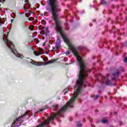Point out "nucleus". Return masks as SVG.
I'll use <instances>...</instances> for the list:
<instances>
[{"instance_id": "obj_3", "label": "nucleus", "mask_w": 127, "mask_h": 127, "mask_svg": "<svg viewBox=\"0 0 127 127\" xmlns=\"http://www.w3.org/2000/svg\"><path fill=\"white\" fill-rule=\"evenodd\" d=\"M31 7V5L29 3V0H25V5L23 6V9L25 11H29V8Z\"/></svg>"}, {"instance_id": "obj_26", "label": "nucleus", "mask_w": 127, "mask_h": 127, "mask_svg": "<svg viewBox=\"0 0 127 127\" xmlns=\"http://www.w3.org/2000/svg\"><path fill=\"white\" fill-rule=\"evenodd\" d=\"M89 25H90V26H93V24L90 23V24H89Z\"/></svg>"}, {"instance_id": "obj_30", "label": "nucleus", "mask_w": 127, "mask_h": 127, "mask_svg": "<svg viewBox=\"0 0 127 127\" xmlns=\"http://www.w3.org/2000/svg\"><path fill=\"white\" fill-rule=\"evenodd\" d=\"M47 29H48V28H46V30H47Z\"/></svg>"}, {"instance_id": "obj_2", "label": "nucleus", "mask_w": 127, "mask_h": 127, "mask_svg": "<svg viewBox=\"0 0 127 127\" xmlns=\"http://www.w3.org/2000/svg\"><path fill=\"white\" fill-rule=\"evenodd\" d=\"M5 44H6V46H7L8 48H9L10 50V51L13 53V54H15V52L13 51V48H14V45L12 42L8 40V39H6L5 41Z\"/></svg>"}, {"instance_id": "obj_1", "label": "nucleus", "mask_w": 127, "mask_h": 127, "mask_svg": "<svg viewBox=\"0 0 127 127\" xmlns=\"http://www.w3.org/2000/svg\"><path fill=\"white\" fill-rule=\"evenodd\" d=\"M48 4L51 8L52 11V14L53 15V19H54L55 22V29L57 32H59L61 35L64 39V42L68 47V49L71 51L73 55L76 58V60L79 64V72L78 80L76 81V84L74 87V90L76 88H80V90H82V87L86 88V85L84 84V81L86 80L85 77H88V72L91 73V70H89L87 68V64L83 60V59L79 54V52L81 50V46H78L75 48L74 45L70 43V41L67 38L66 35L63 33V29L61 24L62 22L61 20L58 19V13H57V9L60 5L58 0H48Z\"/></svg>"}, {"instance_id": "obj_22", "label": "nucleus", "mask_w": 127, "mask_h": 127, "mask_svg": "<svg viewBox=\"0 0 127 127\" xmlns=\"http://www.w3.org/2000/svg\"><path fill=\"white\" fill-rule=\"evenodd\" d=\"M65 54L66 55H69V54H70V51H66L65 53Z\"/></svg>"}, {"instance_id": "obj_11", "label": "nucleus", "mask_w": 127, "mask_h": 127, "mask_svg": "<svg viewBox=\"0 0 127 127\" xmlns=\"http://www.w3.org/2000/svg\"><path fill=\"white\" fill-rule=\"evenodd\" d=\"M46 109H47V108L46 107V106H44L42 107V109H40L39 110V112L41 113V112H43V111H44V110H46Z\"/></svg>"}, {"instance_id": "obj_28", "label": "nucleus", "mask_w": 127, "mask_h": 127, "mask_svg": "<svg viewBox=\"0 0 127 127\" xmlns=\"http://www.w3.org/2000/svg\"><path fill=\"white\" fill-rule=\"evenodd\" d=\"M125 47H127V44L125 45Z\"/></svg>"}, {"instance_id": "obj_9", "label": "nucleus", "mask_w": 127, "mask_h": 127, "mask_svg": "<svg viewBox=\"0 0 127 127\" xmlns=\"http://www.w3.org/2000/svg\"><path fill=\"white\" fill-rule=\"evenodd\" d=\"M59 106L58 105H55L53 106V111H56V110H58Z\"/></svg>"}, {"instance_id": "obj_21", "label": "nucleus", "mask_w": 127, "mask_h": 127, "mask_svg": "<svg viewBox=\"0 0 127 127\" xmlns=\"http://www.w3.org/2000/svg\"><path fill=\"white\" fill-rule=\"evenodd\" d=\"M34 19V18L33 17H31L29 18V20H30L31 21H32Z\"/></svg>"}, {"instance_id": "obj_6", "label": "nucleus", "mask_w": 127, "mask_h": 127, "mask_svg": "<svg viewBox=\"0 0 127 127\" xmlns=\"http://www.w3.org/2000/svg\"><path fill=\"white\" fill-rule=\"evenodd\" d=\"M105 84H106L107 86H114V84H113L112 81L109 79H107L105 80Z\"/></svg>"}, {"instance_id": "obj_17", "label": "nucleus", "mask_w": 127, "mask_h": 127, "mask_svg": "<svg viewBox=\"0 0 127 127\" xmlns=\"http://www.w3.org/2000/svg\"><path fill=\"white\" fill-rule=\"evenodd\" d=\"M107 122H108V120H107L103 119L102 120V123L103 124H106V123H107Z\"/></svg>"}, {"instance_id": "obj_24", "label": "nucleus", "mask_w": 127, "mask_h": 127, "mask_svg": "<svg viewBox=\"0 0 127 127\" xmlns=\"http://www.w3.org/2000/svg\"><path fill=\"white\" fill-rule=\"evenodd\" d=\"M87 48L86 47H82V49H83L84 50H85V49H86Z\"/></svg>"}, {"instance_id": "obj_29", "label": "nucleus", "mask_w": 127, "mask_h": 127, "mask_svg": "<svg viewBox=\"0 0 127 127\" xmlns=\"http://www.w3.org/2000/svg\"><path fill=\"white\" fill-rule=\"evenodd\" d=\"M19 56H20V57H21V56H22V55H20Z\"/></svg>"}, {"instance_id": "obj_20", "label": "nucleus", "mask_w": 127, "mask_h": 127, "mask_svg": "<svg viewBox=\"0 0 127 127\" xmlns=\"http://www.w3.org/2000/svg\"><path fill=\"white\" fill-rule=\"evenodd\" d=\"M55 48L56 49H59V48H60V46L56 45ZM55 48H53V49H55Z\"/></svg>"}, {"instance_id": "obj_27", "label": "nucleus", "mask_w": 127, "mask_h": 127, "mask_svg": "<svg viewBox=\"0 0 127 127\" xmlns=\"http://www.w3.org/2000/svg\"><path fill=\"white\" fill-rule=\"evenodd\" d=\"M5 1V0H2V2H4Z\"/></svg>"}, {"instance_id": "obj_15", "label": "nucleus", "mask_w": 127, "mask_h": 127, "mask_svg": "<svg viewBox=\"0 0 127 127\" xmlns=\"http://www.w3.org/2000/svg\"><path fill=\"white\" fill-rule=\"evenodd\" d=\"M101 3L105 5L107 4V1H106V0H102Z\"/></svg>"}, {"instance_id": "obj_31", "label": "nucleus", "mask_w": 127, "mask_h": 127, "mask_svg": "<svg viewBox=\"0 0 127 127\" xmlns=\"http://www.w3.org/2000/svg\"><path fill=\"white\" fill-rule=\"evenodd\" d=\"M3 40H4V38L3 37Z\"/></svg>"}, {"instance_id": "obj_7", "label": "nucleus", "mask_w": 127, "mask_h": 127, "mask_svg": "<svg viewBox=\"0 0 127 127\" xmlns=\"http://www.w3.org/2000/svg\"><path fill=\"white\" fill-rule=\"evenodd\" d=\"M58 60V59L53 60L52 59L51 61H48L47 63H45V65H48V64H51V63H54V62H56Z\"/></svg>"}, {"instance_id": "obj_13", "label": "nucleus", "mask_w": 127, "mask_h": 127, "mask_svg": "<svg viewBox=\"0 0 127 127\" xmlns=\"http://www.w3.org/2000/svg\"><path fill=\"white\" fill-rule=\"evenodd\" d=\"M34 54L36 56H38V55H39V54H40V53H39L38 52L35 51L34 50Z\"/></svg>"}, {"instance_id": "obj_19", "label": "nucleus", "mask_w": 127, "mask_h": 127, "mask_svg": "<svg viewBox=\"0 0 127 127\" xmlns=\"http://www.w3.org/2000/svg\"><path fill=\"white\" fill-rule=\"evenodd\" d=\"M29 28L30 30H33V29H34V27L33 26H31Z\"/></svg>"}, {"instance_id": "obj_10", "label": "nucleus", "mask_w": 127, "mask_h": 127, "mask_svg": "<svg viewBox=\"0 0 127 127\" xmlns=\"http://www.w3.org/2000/svg\"><path fill=\"white\" fill-rule=\"evenodd\" d=\"M33 63H35L36 64H39L38 65V66H40V65H41V64H42L41 63L36 62H35L34 61H33L31 62V63L32 64H33V65H35V64H33Z\"/></svg>"}, {"instance_id": "obj_16", "label": "nucleus", "mask_w": 127, "mask_h": 127, "mask_svg": "<svg viewBox=\"0 0 127 127\" xmlns=\"http://www.w3.org/2000/svg\"><path fill=\"white\" fill-rule=\"evenodd\" d=\"M27 115V112H26L24 114H23L21 116L18 117L20 119H21L22 118H24V117H25Z\"/></svg>"}, {"instance_id": "obj_23", "label": "nucleus", "mask_w": 127, "mask_h": 127, "mask_svg": "<svg viewBox=\"0 0 127 127\" xmlns=\"http://www.w3.org/2000/svg\"><path fill=\"white\" fill-rule=\"evenodd\" d=\"M124 62L125 63H127V58H125V59H124Z\"/></svg>"}, {"instance_id": "obj_5", "label": "nucleus", "mask_w": 127, "mask_h": 127, "mask_svg": "<svg viewBox=\"0 0 127 127\" xmlns=\"http://www.w3.org/2000/svg\"><path fill=\"white\" fill-rule=\"evenodd\" d=\"M14 122H16V127H20V126H21V124H22V120L19 118L15 120Z\"/></svg>"}, {"instance_id": "obj_8", "label": "nucleus", "mask_w": 127, "mask_h": 127, "mask_svg": "<svg viewBox=\"0 0 127 127\" xmlns=\"http://www.w3.org/2000/svg\"><path fill=\"white\" fill-rule=\"evenodd\" d=\"M91 97L94 98V100H97V99H99V98H100V95H97L95 96V95H93L91 96Z\"/></svg>"}, {"instance_id": "obj_14", "label": "nucleus", "mask_w": 127, "mask_h": 127, "mask_svg": "<svg viewBox=\"0 0 127 127\" xmlns=\"http://www.w3.org/2000/svg\"><path fill=\"white\" fill-rule=\"evenodd\" d=\"M77 127H82V124H81V122H80V121L77 122Z\"/></svg>"}, {"instance_id": "obj_32", "label": "nucleus", "mask_w": 127, "mask_h": 127, "mask_svg": "<svg viewBox=\"0 0 127 127\" xmlns=\"http://www.w3.org/2000/svg\"><path fill=\"white\" fill-rule=\"evenodd\" d=\"M44 61H45V60L44 59Z\"/></svg>"}, {"instance_id": "obj_12", "label": "nucleus", "mask_w": 127, "mask_h": 127, "mask_svg": "<svg viewBox=\"0 0 127 127\" xmlns=\"http://www.w3.org/2000/svg\"><path fill=\"white\" fill-rule=\"evenodd\" d=\"M26 17H29V16H30V15H31V13H30V12L29 11H26Z\"/></svg>"}, {"instance_id": "obj_33", "label": "nucleus", "mask_w": 127, "mask_h": 127, "mask_svg": "<svg viewBox=\"0 0 127 127\" xmlns=\"http://www.w3.org/2000/svg\"><path fill=\"white\" fill-rule=\"evenodd\" d=\"M11 21H12V19H11Z\"/></svg>"}, {"instance_id": "obj_25", "label": "nucleus", "mask_w": 127, "mask_h": 127, "mask_svg": "<svg viewBox=\"0 0 127 127\" xmlns=\"http://www.w3.org/2000/svg\"><path fill=\"white\" fill-rule=\"evenodd\" d=\"M96 19H93V22H96Z\"/></svg>"}, {"instance_id": "obj_4", "label": "nucleus", "mask_w": 127, "mask_h": 127, "mask_svg": "<svg viewBox=\"0 0 127 127\" xmlns=\"http://www.w3.org/2000/svg\"><path fill=\"white\" fill-rule=\"evenodd\" d=\"M120 74L121 73L119 70H117L114 72L111 76L112 80H114L115 81L118 80L119 79V76H120Z\"/></svg>"}, {"instance_id": "obj_18", "label": "nucleus", "mask_w": 127, "mask_h": 127, "mask_svg": "<svg viewBox=\"0 0 127 127\" xmlns=\"http://www.w3.org/2000/svg\"><path fill=\"white\" fill-rule=\"evenodd\" d=\"M16 124V121H14L13 123L12 124L11 127H15V125Z\"/></svg>"}]
</instances>
